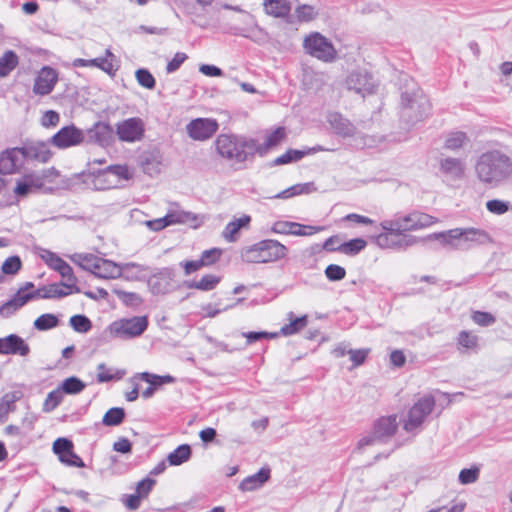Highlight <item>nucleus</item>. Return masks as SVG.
I'll list each match as a JSON object with an SVG mask.
<instances>
[{"label": "nucleus", "mask_w": 512, "mask_h": 512, "mask_svg": "<svg viewBox=\"0 0 512 512\" xmlns=\"http://www.w3.org/2000/svg\"><path fill=\"white\" fill-rule=\"evenodd\" d=\"M295 15L300 22H310L317 18L319 9L311 5L303 4L295 9Z\"/></svg>", "instance_id": "obj_50"}, {"label": "nucleus", "mask_w": 512, "mask_h": 512, "mask_svg": "<svg viewBox=\"0 0 512 512\" xmlns=\"http://www.w3.org/2000/svg\"><path fill=\"white\" fill-rule=\"evenodd\" d=\"M24 181L32 188L33 191L39 190L44 185V174L29 173L23 177Z\"/></svg>", "instance_id": "obj_60"}, {"label": "nucleus", "mask_w": 512, "mask_h": 512, "mask_svg": "<svg viewBox=\"0 0 512 512\" xmlns=\"http://www.w3.org/2000/svg\"><path fill=\"white\" fill-rule=\"evenodd\" d=\"M469 143V137L465 132L462 131H456L450 133L444 142V148L452 151L457 152L463 148H465Z\"/></svg>", "instance_id": "obj_35"}, {"label": "nucleus", "mask_w": 512, "mask_h": 512, "mask_svg": "<svg viewBox=\"0 0 512 512\" xmlns=\"http://www.w3.org/2000/svg\"><path fill=\"white\" fill-rule=\"evenodd\" d=\"M69 323H70L71 327L76 332H79V333H86L92 327L91 321L89 320V318H87L84 315H74V316H72L70 318V320H69Z\"/></svg>", "instance_id": "obj_55"}, {"label": "nucleus", "mask_w": 512, "mask_h": 512, "mask_svg": "<svg viewBox=\"0 0 512 512\" xmlns=\"http://www.w3.org/2000/svg\"><path fill=\"white\" fill-rule=\"evenodd\" d=\"M286 132L283 127L276 128L273 132L269 133L264 142V147H260L259 151L266 152L268 149L279 145L285 138Z\"/></svg>", "instance_id": "obj_48"}, {"label": "nucleus", "mask_w": 512, "mask_h": 512, "mask_svg": "<svg viewBox=\"0 0 512 512\" xmlns=\"http://www.w3.org/2000/svg\"><path fill=\"white\" fill-rule=\"evenodd\" d=\"M325 275L331 281H339L345 277L346 271L339 265L331 264L326 268Z\"/></svg>", "instance_id": "obj_62"}, {"label": "nucleus", "mask_w": 512, "mask_h": 512, "mask_svg": "<svg viewBox=\"0 0 512 512\" xmlns=\"http://www.w3.org/2000/svg\"><path fill=\"white\" fill-rule=\"evenodd\" d=\"M139 378L153 386H161L175 381L174 377L170 375L159 376L148 372L140 373Z\"/></svg>", "instance_id": "obj_52"}, {"label": "nucleus", "mask_w": 512, "mask_h": 512, "mask_svg": "<svg viewBox=\"0 0 512 512\" xmlns=\"http://www.w3.org/2000/svg\"><path fill=\"white\" fill-rule=\"evenodd\" d=\"M430 110V101L421 90L402 94L400 116L407 124L414 125L423 121L429 116Z\"/></svg>", "instance_id": "obj_3"}, {"label": "nucleus", "mask_w": 512, "mask_h": 512, "mask_svg": "<svg viewBox=\"0 0 512 512\" xmlns=\"http://www.w3.org/2000/svg\"><path fill=\"white\" fill-rule=\"evenodd\" d=\"M462 228L450 229L444 232L433 233L428 239H438L442 245L452 248H463Z\"/></svg>", "instance_id": "obj_27"}, {"label": "nucleus", "mask_w": 512, "mask_h": 512, "mask_svg": "<svg viewBox=\"0 0 512 512\" xmlns=\"http://www.w3.org/2000/svg\"><path fill=\"white\" fill-rule=\"evenodd\" d=\"M346 86L349 90L365 97L373 93L375 89V81L373 77L366 71L358 70L349 74L346 79Z\"/></svg>", "instance_id": "obj_15"}, {"label": "nucleus", "mask_w": 512, "mask_h": 512, "mask_svg": "<svg viewBox=\"0 0 512 512\" xmlns=\"http://www.w3.org/2000/svg\"><path fill=\"white\" fill-rule=\"evenodd\" d=\"M86 387L85 383L77 377L66 378L58 389H61L62 394H78Z\"/></svg>", "instance_id": "obj_46"}, {"label": "nucleus", "mask_w": 512, "mask_h": 512, "mask_svg": "<svg viewBox=\"0 0 512 512\" xmlns=\"http://www.w3.org/2000/svg\"><path fill=\"white\" fill-rule=\"evenodd\" d=\"M22 397L20 391L4 394L0 399V424L4 423L10 412L15 410V403Z\"/></svg>", "instance_id": "obj_31"}, {"label": "nucleus", "mask_w": 512, "mask_h": 512, "mask_svg": "<svg viewBox=\"0 0 512 512\" xmlns=\"http://www.w3.org/2000/svg\"><path fill=\"white\" fill-rule=\"evenodd\" d=\"M30 352V348L27 343L18 335L10 334L2 338L1 354H19L26 356Z\"/></svg>", "instance_id": "obj_23"}, {"label": "nucleus", "mask_w": 512, "mask_h": 512, "mask_svg": "<svg viewBox=\"0 0 512 512\" xmlns=\"http://www.w3.org/2000/svg\"><path fill=\"white\" fill-rule=\"evenodd\" d=\"M191 457V448L188 444L178 446L174 451L169 453L167 461L171 466H179L187 462Z\"/></svg>", "instance_id": "obj_41"}, {"label": "nucleus", "mask_w": 512, "mask_h": 512, "mask_svg": "<svg viewBox=\"0 0 512 512\" xmlns=\"http://www.w3.org/2000/svg\"><path fill=\"white\" fill-rule=\"evenodd\" d=\"M145 124L141 118L132 117L116 124V134L120 141L134 143L142 140Z\"/></svg>", "instance_id": "obj_10"}, {"label": "nucleus", "mask_w": 512, "mask_h": 512, "mask_svg": "<svg viewBox=\"0 0 512 512\" xmlns=\"http://www.w3.org/2000/svg\"><path fill=\"white\" fill-rule=\"evenodd\" d=\"M215 145L218 153L223 158L237 163L244 162L248 155L247 149L254 148L252 141L229 134H220Z\"/></svg>", "instance_id": "obj_5"}, {"label": "nucleus", "mask_w": 512, "mask_h": 512, "mask_svg": "<svg viewBox=\"0 0 512 512\" xmlns=\"http://www.w3.org/2000/svg\"><path fill=\"white\" fill-rule=\"evenodd\" d=\"M397 427L398 421L396 415L378 419L374 424L373 431L360 439L357 448L359 450L365 451L367 447L378 446L386 442L394 435Z\"/></svg>", "instance_id": "obj_6"}, {"label": "nucleus", "mask_w": 512, "mask_h": 512, "mask_svg": "<svg viewBox=\"0 0 512 512\" xmlns=\"http://www.w3.org/2000/svg\"><path fill=\"white\" fill-rule=\"evenodd\" d=\"M462 237L463 247L467 248L493 243L492 237L486 230L476 227L462 228Z\"/></svg>", "instance_id": "obj_22"}, {"label": "nucleus", "mask_w": 512, "mask_h": 512, "mask_svg": "<svg viewBox=\"0 0 512 512\" xmlns=\"http://www.w3.org/2000/svg\"><path fill=\"white\" fill-rule=\"evenodd\" d=\"M480 474V469L477 466L462 469L459 473V482L463 485L475 483Z\"/></svg>", "instance_id": "obj_56"}, {"label": "nucleus", "mask_w": 512, "mask_h": 512, "mask_svg": "<svg viewBox=\"0 0 512 512\" xmlns=\"http://www.w3.org/2000/svg\"><path fill=\"white\" fill-rule=\"evenodd\" d=\"M327 122L331 129L342 137H351L355 133L354 125L340 113L331 112L327 115Z\"/></svg>", "instance_id": "obj_25"}, {"label": "nucleus", "mask_w": 512, "mask_h": 512, "mask_svg": "<svg viewBox=\"0 0 512 512\" xmlns=\"http://www.w3.org/2000/svg\"><path fill=\"white\" fill-rule=\"evenodd\" d=\"M24 154V159L36 160L41 163H46L51 158V152L46 144L42 142L32 143L21 147Z\"/></svg>", "instance_id": "obj_26"}, {"label": "nucleus", "mask_w": 512, "mask_h": 512, "mask_svg": "<svg viewBox=\"0 0 512 512\" xmlns=\"http://www.w3.org/2000/svg\"><path fill=\"white\" fill-rule=\"evenodd\" d=\"M435 405V399L432 396H424L410 409L408 419L404 423L406 431H413L418 428L424 419L431 413Z\"/></svg>", "instance_id": "obj_12"}, {"label": "nucleus", "mask_w": 512, "mask_h": 512, "mask_svg": "<svg viewBox=\"0 0 512 512\" xmlns=\"http://www.w3.org/2000/svg\"><path fill=\"white\" fill-rule=\"evenodd\" d=\"M408 481H412V487L417 485V480L410 471H397L390 474L386 482V488L402 487Z\"/></svg>", "instance_id": "obj_39"}, {"label": "nucleus", "mask_w": 512, "mask_h": 512, "mask_svg": "<svg viewBox=\"0 0 512 512\" xmlns=\"http://www.w3.org/2000/svg\"><path fill=\"white\" fill-rule=\"evenodd\" d=\"M438 219L420 212L412 211L406 215L397 216L394 219H386L380 223L383 230L398 231L402 234L410 231H418L437 223Z\"/></svg>", "instance_id": "obj_4"}, {"label": "nucleus", "mask_w": 512, "mask_h": 512, "mask_svg": "<svg viewBox=\"0 0 512 512\" xmlns=\"http://www.w3.org/2000/svg\"><path fill=\"white\" fill-rule=\"evenodd\" d=\"M297 227L293 222L291 221H276L271 226V231L275 234H282V235H291V233H294L291 231V228Z\"/></svg>", "instance_id": "obj_61"}, {"label": "nucleus", "mask_w": 512, "mask_h": 512, "mask_svg": "<svg viewBox=\"0 0 512 512\" xmlns=\"http://www.w3.org/2000/svg\"><path fill=\"white\" fill-rule=\"evenodd\" d=\"M61 286V284L56 283L45 285L35 291H32V294L35 295V298L52 299L62 298L72 293L71 289H69V291H65Z\"/></svg>", "instance_id": "obj_33"}, {"label": "nucleus", "mask_w": 512, "mask_h": 512, "mask_svg": "<svg viewBox=\"0 0 512 512\" xmlns=\"http://www.w3.org/2000/svg\"><path fill=\"white\" fill-rule=\"evenodd\" d=\"M59 320L51 313L42 314L34 321V328L39 331H46L57 327Z\"/></svg>", "instance_id": "obj_49"}, {"label": "nucleus", "mask_w": 512, "mask_h": 512, "mask_svg": "<svg viewBox=\"0 0 512 512\" xmlns=\"http://www.w3.org/2000/svg\"><path fill=\"white\" fill-rule=\"evenodd\" d=\"M303 47L308 54L321 61L331 62L336 58L333 44L319 32L307 35L304 38Z\"/></svg>", "instance_id": "obj_8"}, {"label": "nucleus", "mask_w": 512, "mask_h": 512, "mask_svg": "<svg viewBox=\"0 0 512 512\" xmlns=\"http://www.w3.org/2000/svg\"><path fill=\"white\" fill-rule=\"evenodd\" d=\"M327 150L328 149H324L321 146L313 147V148L309 149L308 151L290 149V150L286 151L284 154H282L281 156L277 157L274 160V164L275 165L287 164L292 161L300 160L306 154L315 153V152H319V151H327Z\"/></svg>", "instance_id": "obj_36"}, {"label": "nucleus", "mask_w": 512, "mask_h": 512, "mask_svg": "<svg viewBox=\"0 0 512 512\" xmlns=\"http://www.w3.org/2000/svg\"><path fill=\"white\" fill-rule=\"evenodd\" d=\"M59 460L67 466H73L78 468H82L85 466L82 459L77 454L74 453L73 449L69 450L68 452L60 456Z\"/></svg>", "instance_id": "obj_59"}, {"label": "nucleus", "mask_w": 512, "mask_h": 512, "mask_svg": "<svg viewBox=\"0 0 512 512\" xmlns=\"http://www.w3.org/2000/svg\"><path fill=\"white\" fill-rule=\"evenodd\" d=\"M439 170L446 178L457 181L465 177L467 167L461 158L442 155L439 159Z\"/></svg>", "instance_id": "obj_16"}, {"label": "nucleus", "mask_w": 512, "mask_h": 512, "mask_svg": "<svg viewBox=\"0 0 512 512\" xmlns=\"http://www.w3.org/2000/svg\"><path fill=\"white\" fill-rule=\"evenodd\" d=\"M41 257L50 268L57 271L61 275L64 280L61 285L71 289V292H80L79 287L76 285L77 278L73 273L72 267L67 262H65L55 253L47 250L43 252Z\"/></svg>", "instance_id": "obj_9"}, {"label": "nucleus", "mask_w": 512, "mask_h": 512, "mask_svg": "<svg viewBox=\"0 0 512 512\" xmlns=\"http://www.w3.org/2000/svg\"><path fill=\"white\" fill-rule=\"evenodd\" d=\"M218 130V123L211 118H197L192 120L186 131L190 138L197 141H204L211 138Z\"/></svg>", "instance_id": "obj_14"}, {"label": "nucleus", "mask_w": 512, "mask_h": 512, "mask_svg": "<svg viewBox=\"0 0 512 512\" xmlns=\"http://www.w3.org/2000/svg\"><path fill=\"white\" fill-rule=\"evenodd\" d=\"M135 76L139 85L147 89H153L155 87V79L153 75L146 69H138L135 72Z\"/></svg>", "instance_id": "obj_57"}, {"label": "nucleus", "mask_w": 512, "mask_h": 512, "mask_svg": "<svg viewBox=\"0 0 512 512\" xmlns=\"http://www.w3.org/2000/svg\"><path fill=\"white\" fill-rule=\"evenodd\" d=\"M85 139L88 143L108 146L113 141V128L106 122L98 121L86 131Z\"/></svg>", "instance_id": "obj_20"}, {"label": "nucleus", "mask_w": 512, "mask_h": 512, "mask_svg": "<svg viewBox=\"0 0 512 512\" xmlns=\"http://www.w3.org/2000/svg\"><path fill=\"white\" fill-rule=\"evenodd\" d=\"M473 173L485 188H498L512 178V158L500 149L480 153L474 162Z\"/></svg>", "instance_id": "obj_1"}, {"label": "nucleus", "mask_w": 512, "mask_h": 512, "mask_svg": "<svg viewBox=\"0 0 512 512\" xmlns=\"http://www.w3.org/2000/svg\"><path fill=\"white\" fill-rule=\"evenodd\" d=\"M25 159L21 147L7 149L0 154V173L13 174L24 165Z\"/></svg>", "instance_id": "obj_18"}, {"label": "nucleus", "mask_w": 512, "mask_h": 512, "mask_svg": "<svg viewBox=\"0 0 512 512\" xmlns=\"http://www.w3.org/2000/svg\"><path fill=\"white\" fill-rule=\"evenodd\" d=\"M18 65V56L8 50L0 57V77H6Z\"/></svg>", "instance_id": "obj_43"}, {"label": "nucleus", "mask_w": 512, "mask_h": 512, "mask_svg": "<svg viewBox=\"0 0 512 512\" xmlns=\"http://www.w3.org/2000/svg\"><path fill=\"white\" fill-rule=\"evenodd\" d=\"M125 412L122 408H110L103 416L102 422L106 426H117L122 423Z\"/></svg>", "instance_id": "obj_51"}, {"label": "nucleus", "mask_w": 512, "mask_h": 512, "mask_svg": "<svg viewBox=\"0 0 512 512\" xmlns=\"http://www.w3.org/2000/svg\"><path fill=\"white\" fill-rule=\"evenodd\" d=\"M93 275L101 279H118L120 278L119 263L101 258Z\"/></svg>", "instance_id": "obj_28"}, {"label": "nucleus", "mask_w": 512, "mask_h": 512, "mask_svg": "<svg viewBox=\"0 0 512 512\" xmlns=\"http://www.w3.org/2000/svg\"><path fill=\"white\" fill-rule=\"evenodd\" d=\"M62 399H63V394H62V391L61 389H55L53 391H51L44 403H43V411L48 413V412H51L53 411L61 402H62Z\"/></svg>", "instance_id": "obj_53"}, {"label": "nucleus", "mask_w": 512, "mask_h": 512, "mask_svg": "<svg viewBox=\"0 0 512 512\" xmlns=\"http://www.w3.org/2000/svg\"><path fill=\"white\" fill-rule=\"evenodd\" d=\"M313 190V184L312 183H304V184H296L293 185L280 193L273 196V198L278 199H288L293 196L301 195V194H308L312 192Z\"/></svg>", "instance_id": "obj_44"}, {"label": "nucleus", "mask_w": 512, "mask_h": 512, "mask_svg": "<svg viewBox=\"0 0 512 512\" xmlns=\"http://www.w3.org/2000/svg\"><path fill=\"white\" fill-rule=\"evenodd\" d=\"M288 248L274 239H264L241 250L240 257L246 263L266 264L284 259Z\"/></svg>", "instance_id": "obj_2"}, {"label": "nucleus", "mask_w": 512, "mask_h": 512, "mask_svg": "<svg viewBox=\"0 0 512 512\" xmlns=\"http://www.w3.org/2000/svg\"><path fill=\"white\" fill-rule=\"evenodd\" d=\"M21 267V261L19 257L12 256L7 258L3 265H2V271L5 274H15Z\"/></svg>", "instance_id": "obj_64"}, {"label": "nucleus", "mask_w": 512, "mask_h": 512, "mask_svg": "<svg viewBox=\"0 0 512 512\" xmlns=\"http://www.w3.org/2000/svg\"><path fill=\"white\" fill-rule=\"evenodd\" d=\"M264 8L267 14L274 17H286L291 6L288 0H264Z\"/></svg>", "instance_id": "obj_34"}, {"label": "nucleus", "mask_w": 512, "mask_h": 512, "mask_svg": "<svg viewBox=\"0 0 512 512\" xmlns=\"http://www.w3.org/2000/svg\"><path fill=\"white\" fill-rule=\"evenodd\" d=\"M92 186L96 190H106L118 187V181L112 179L107 169L99 171L92 176Z\"/></svg>", "instance_id": "obj_37"}, {"label": "nucleus", "mask_w": 512, "mask_h": 512, "mask_svg": "<svg viewBox=\"0 0 512 512\" xmlns=\"http://www.w3.org/2000/svg\"><path fill=\"white\" fill-rule=\"evenodd\" d=\"M486 209L495 215H503L509 210V204L506 201L493 199L486 202Z\"/></svg>", "instance_id": "obj_58"}, {"label": "nucleus", "mask_w": 512, "mask_h": 512, "mask_svg": "<svg viewBox=\"0 0 512 512\" xmlns=\"http://www.w3.org/2000/svg\"><path fill=\"white\" fill-rule=\"evenodd\" d=\"M106 169L111 174L112 179L118 181V186L122 180H128L132 176L130 169L126 165H112Z\"/></svg>", "instance_id": "obj_54"}, {"label": "nucleus", "mask_w": 512, "mask_h": 512, "mask_svg": "<svg viewBox=\"0 0 512 512\" xmlns=\"http://www.w3.org/2000/svg\"><path fill=\"white\" fill-rule=\"evenodd\" d=\"M250 222L251 217L249 215H243L240 218L234 219L225 226L222 236L228 242H235L239 231L248 228Z\"/></svg>", "instance_id": "obj_29"}, {"label": "nucleus", "mask_w": 512, "mask_h": 512, "mask_svg": "<svg viewBox=\"0 0 512 512\" xmlns=\"http://www.w3.org/2000/svg\"><path fill=\"white\" fill-rule=\"evenodd\" d=\"M288 319L290 322L280 329L283 336L294 335L307 326V316L293 318V313H289Z\"/></svg>", "instance_id": "obj_40"}, {"label": "nucleus", "mask_w": 512, "mask_h": 512, "mask_svg": "<svg viewBox=\"0 0 512 512\" xmlns=\"http://www.w3.org/2000/svg\"><path fill=\"white\" fill-rule=\"evenodd\" d=\"M70 260L78 265L81 269L93 274L101 257L91 253H75L71 255Z\"/></svg>", "instance_id": "obj_32"}, {"label": "nucleus", "mask_w": 512, "mask_h": 512, "mask_svg": "<svg viewBox=\"0 0 512 512\" xmlns=\"http://www.w3.org/2000/svg\"><path fill=\"white\" fill-rule=\"evenodd\" d=\"M367 245V242L362 238H355L348 242L342 243L336 249L341 253L347 255H355L362 251Z\"/></svg>", "instance_id": "obj_47"}, {"label": "nucleus", "mask_w": 512, "mask_h": 512, "mask_svg": "<svg viewBox=\"0 0 512 512\" xmlns=\"http://www.w3.org/2000/svg\"><path fill=\"white\" fill-rule=\"evenodd\" d=\"M115 55L111 52V50L106 49L104 57H98L94 59H82L77 58L73 61L74 67H96L100 70L106 72L109 75H114L117 66L115 65Z\"/></svg>", "instance_id": "obj_19"}, {"label": "nucleus", "mask_w": 512, "mask_h": 512, "mask_svg": "<svg viewBox=\"0 0 512 512\" xmlns=\"http://www.w3.org/2000/svg\"><path fill=\"white\" fill-rule=\"evenodd\" d=\"M147 326L146 316H134L112 322L107 330L111 337L130 339L140 336L147 329Z\"/></svg>", "instance_id": "obj_7"}, {"label": "nucleus", "mask_w": 512, "mask_h": 512, "mask_svg": "<svg viewBox=\"0 0 512 512\" xmlns=\"http://www.w3.org/2000/svg\"><path fill=\"white\" fill-rule=\"evenodd\" d=\"M169 225L175 224H192L197 221V216L191 212H186L180 209H171L166 214Z\"/></svg>", "instance_id": "obj_38"}, {"label": "nucleus", "mask_w": 512, "mask_h": 512, "mask_svg": "<svg viewBox=\"0 0 512 512\" xmlns=\"http://www.w3.org/2000/svg\"><path fill=\"white\" fill-rule=\"evenodd\" d=\"M220 282V277L207 274L204 275L199 281H191L187 284V287L190 289H197L201 291H210L213 290L218 283Z\"/></svg>", "instance_id": "obj_42"}, {"label": "nucleus", "mask_w": 512, "mask_h": 512, "mask_svg": "<svg viewBox=\"0 0 512 512\" xmlns=\"http://www.w3.org/2000/svg\"><path fill=\"white\" fill-rule=\"evenodd\" d=\"M57 80V71L50 66H44L35 79L33 92L37 95H47L54 89Z\"/></svg>", "instance_id": "obj_21"}, {"label": "nucleus", "mask_w": 512, "mask_h": 512, "mask_svg": "<svg viewBox=\"0 0 512 512\" xmlns=\"http://www.w3.org/2000/svg\"><path fill=\"white\" fill-rule=\"evenodd\" d=\"M73 449V443L66 438H58L53 443V451L58 457Z\"/></svg>", "instance_id": "obj_63"}, {"label": "nucleus", "mask_w": 512, "mask_h": 512, "mask_svg": "<svg viewBox=\"0 0 512 512\" xmlns=\"http://www.w3.org/2000/svg\"><path fill=\"white\" fill-rule=\"evenodd\" d=\"M85 141V133L74 125L61 128L50 140L59 149L80 145Z\"/></svg>", "instance_id": "obj_13"}, {"label": "nucleus", "mask_w": 512, "mask_h": 512, "mask_svg": "<svg viewBox=\"0 0 512 512\" xmlns=\"http://www.w3.org/2000/svg\"><path fill=\"white\" fill-rule=\"evenodd\" d=\"M124 372L115 371L113 368H108L104 363H100L97 366V381L99 383H105L114 379H121Z\"/></svg>", "instance_id": "obj_45"}, {"label": "nucleus", "mask_w": 512, "mask_h": 512, "mask_svg": "<svg viewBox=\"0 0 512 512\" xmlns=\"http://www.w3.org/2000/svg\"><path fill=\"white\" fill-rule=\"evenodd\" d=\"M174 271L163 268L148 279V287L154 295H164L173 289Z\"/></svg>", "instance_id": "obj_17"}, {"label": "nucleus", "mask_w": 512, "mask_h": 512, "mask_svg": "<svg viewBox=\"0 0 512 512\" xmlns=\"http://www.w3.org/2000/svg\"><path fill=\"white\" fill-rule=\"evenodd\" d=\"M384 231L375 237V243L383 249H406L418 242L415 236L392 230Z\"/></svg>", "instance_id": "obj_11"}, {"label": "nucleus", "mask_w": 512, "mask_h": 512, "mask_svg": "<svg viewBox=\"0 0 512 512\" xmlns=\"http://www.w3.org/2000/svg\"><path fill=\"white\" fill-rule=\"evenodd\" d=\"M120 278L128 281H142L146 279L149 267L135 262L119 263Z\"/></svg>", "instance_id": "obj_24"}, {"label": "nucleus", "mask_w": 512, "mask_h": 512, "mask_svg": "<svg viewBox=\"0 0 512 512\" xmlns=\"http://www.w3.org/2000/svg\"><path fill=\"white\" fill-rule=\"evenodd\" d=\"M270 477L268 468H261L257 473L246 477L239 485V489L247 492L260 488Z\"/></svg>", "instance_id": "obj_30"}]
</instances>
